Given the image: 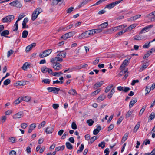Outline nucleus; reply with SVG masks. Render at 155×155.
<instances>
[{
    "label": "nucleus",
    "mask_w": 155,
    "mask_h": 155,
    "mask_svg": "<svg viewBox=\"0 0 155 155\" xmlns=\"http://www.w3.org/2000/svg\"><path fill=\"white\" fill-rule=\"evenodd\" d=\"M87 31L83 33L78 36V38L80 39L87 38L89 37Z\"/></svg>",
    "instance_id": "9b49d317"
},
{
    "label": "nucleus",
    "mask_w": 155,
    "mask_h": 155,
    "mask_svg": "<svg viewBox=\"0 0 155 155\" xmlns=\"http://www.w3.org/2000/svg\"><path fill=\"white\" fill-rule=\"evenodd\" d=\"M106 98V96L104 94H102L99 96L97 99V101L100 102L104 100Z\"/></svg>",
    "instance_id": "6ab92c4d"
},
{
    "label": "nucleus",
    "mask_w": 155,
    "mask_h": 155,
    "mask_svg": "<svg viewBox=\"0 0 155 155\" xmlns=\"http://www.w3.org/2000/svg\"><path fill=\"white\" fill-rule=\"evenodd\" d=\"M36 45V43H33L31 44L30 45L27 46L26 48V51L28 52L33 47L35 46Z\"/></svg>",
    "instance_id": "4468645a"
},
{
    "label": "nucleus",
    "mask_w": 155,
    "mask_h": 155,
    "mask_svg": "<svg viewBox=\"0 0 155 155\" xmlns=\"http://www.w3.org/2000/svg\"><path fill=\"white\" fill-rule=\"evenodd\" d=\"M23 113L22 112H19L13 116V118L15 119L20 118L23 117Z\"/></svg>",
    "instance_id": "9d476101"
},
{
    "label": "nucleus",
    "mask_w": 155,
    "mask_h": 155,
    "mask_svg": "<svg viewBox=\"0 0 155 155\" xmlns=\"http://www.w3.org/2000/svg\"><path fill=\"white\" fill-rule=\"evenodd\" d=\"M28 34V32L26 30L24 31L22 33V37L24 38H26Z\"/></svg>",
    "instance_id": "c85d7f7f"
},
{
    "label": "nucleus",
    "mask_w": 155,
    "mask_h": 155,
    "mask_svg": "<svg viewBox=\"0 0 155 155\" xmlns=\"http://www.w3.org/2000/svg\"><path fill=\"white\" fill-rule=\"evenodd\" d=\"M114 127V125L112 124H110L109 127H108V129L107 130V131H110L111 130H112Z\"/></svg>",
    "instance_id": "052dcab7"
},
{
    "label": "nucleus",
    "mask_w": 155,
    "mask_h": 155,
    "mask_svg": "<svg viewBox=\"0 0 155 155\" xmlns=\"http://www.w3.org/2000/svg\"><path fill=\"white\" fill-rule=\"evenodd\" d=\"M68 93L70 95H75L77 94L76 91L74 89H71L69 91Z\"/></svg>",
    "instance_id": "4be33fe9"
},
{
    "label": "nucleus",
    "mask_w": 155,
    "mask_h": 155,
    "mask_svg": "<svg viewBox=\"0 0 155 155\" xmlns=\"http://www.w3.org/2000/svg\"><path fill=\"white\" fill-rule=\"evenodd\" d=\"M128 60L127 59L125 60L123 62L122 64H121V65L120 67V70H121V71L120 72V74L121 75H122L121 73H125L127 71V69H124L125 67L127 65V63L128 62Z\"/></svg>",
    "instance_id": "7ed1b4c3"
},
{
    "label": "nucleus",
    "mask_w": 155,
    "mask_h": 155,
    "mask_svg": "<svg viewBox=\"0 0 155 155\" xmlns=\"http://www.w3.org/2000/svg\"><path fill=\"white\" fill-rule=\"evenodd\" d=\"M36 127V124L35 123H33L31 124L29 127L28 132L31 133L32 131Z\"/></svg>",
    "instance_id": "2eb2a0df"
},
{
    "label": "nucleus",
    "mask_w": 155,
    "mask_h": 155,
    "mask_svg": "<svg viewBox=\"0 0 155 155\" xmlns=\"http://www.w3.org/2000/svg\"><path fill=\"white\" fill-rule=\"evenodd\" d=\"M52 52L51 49H49L45 50L43 51L42 53L40 54L39 56L41 58H43L49 55Z\"/></svg>",
    "instance_id": "39448f33"
},
{
    "label": "nucleus",
    "mask_w": 155,
    "mask_h": 155,
    "mask_svg": "<svg viewBox=\"0 0 155 155\" xmlns=\"http://www.w3.org/2000/svg\"><path fill=\"white\" fill-rule=\"evenodd\" d=\"M68 135V132H65L63 135L61 137V139H64Z\"/></svg>",
    "instance_id": "69168bd1"
},
{
    "label": "nucleus",
    "mask_w": 155,
    "mask_h": 155,
    "mask_svg": "<svg viewBox=\"0 0 155 155\" xmlns=\"http://www.w3.org/2000/svg\"><path fill=\"white\" fill-rule=\"evenodd\" d=\"M114 92V88H113L107 95V97L109 99H110Z\"/></svg>",
    "instance_id": "5701e85b"
},
{
    "label": "nucleus",
    "mask_w": 155,
    "mask_h": 155,
    "mask_svg": "<svg viewBox=\"0 0 155 155\" xmlns=\"http://www.w3.org/2000/svg\"><path fill=\"white\" fill-rule=\"evenodd\" d=\"M42 12V9L40 8H37L33 12L31 16V20L34 21L37 18L38 15Z\"/></svg>",
    "instance_id": "f03ea898"
},
{
    "label": "nucleus",
    "mask_w": 155,
    "mask_h": 155,
    "mask_svg": "<svg viewBox=\"0 0 155 155\" xmlns=\"http://www.w3.org/2000/svg\"><path fill=\"white\" fill-rule=\"evenodd\" d=\"M152 14H153V15H151V16L149 17V18L152 21H155V12H152Z\"/></svg>",
    "instance_id": "4c0bfd02"
},
{
    "label": "nucleus",
    "mask_w": 155,
    "mask_h": 155,
    "mask_svg": "<svg viewBox=\"0 0 155 155\" xmlns=\"http://www.w3.org/2000/svg\"><path fill=\"white\" fill-rule=\"evenodd\" d=\"M14 52V51L12 50H10L9 51L8 53L7 54V56L8 57H9L11 55L13 54Z\"/></svg>",
    "instance_id": "4d7b16f0"
},
{
    "label": "nucleus",
    "mask_w": 155,
    "mask_h": 155,
    "mask_svg": "<svg viewBox=\"0 0 155 155\" xmlns=\"http://www.w3.org/2000/svg\"><path fill=\"white\" fill-rule=\"evenodd\" d=\"M130 89V88L127 87H124L123 91L127 92Z\"/></svg>",
    "instance_id": "338daca9"
},
{
    "label": "nucleus",
    "mask_w": 155,
    "mask_h": 155,
    "mask_svg": "<svg viewBox=\"0 0 155 155\" xmlns=\"http://www.w3.org/2000/svg\"><path fill=\"white\" fill-rule=\"evenodd\" d=\"M66 145L67 149L71 150L73 148V146L69 142H67L66 143Z\"/></svg>",
    "instance_id": "bb28decb"
},
{
    "label": "nucleus",
    "mask_w": 155,
    "mask_h": 155,
    "mask_svg": "<svg viewBox=\"0 0 155 155\" xmlns=\"http://www.w3.org/2000/svg\"><path fill=\"white\" fill-rule=\"evenodd\" d=\"M9 5L13 6H16L17 7H21V5L20 3L17 0L13 1L9 3Z\"/></svg>",
    "instance_id": "f8f14e48"
},
{
    "label": "nucleus",
    "mask_w": 155,
    "mask_h": 155,
    "mask_svg": "<svg viewBox=\"0 0 155 155\" xmlns=\"http://www.w3.org/2000/svg\"><path fill=\"white\" fill-rule=\"evenodd\" d=\"M141 15L139 14L132 17L130 18V19L131 20H134L139 18L141 17Z\"/></svg>",
    "instance_id": "393cba45"
},
{
    "label": "nucleus",
    "mask_w": 155,
    "mask_h": 155,
    "mask_svg": "<svg viewBox=\"0 0 155 155\" xmlns=\"http://www.w3.org/2000/svg\"><path fill=\"white\" fill-rule=\"evenodd\" d=\"M99 61V58H97L96 59L93 61V64L94 65H96L97 64Z\"/></svg>",
    "instance_id": "680f3d73"
},
{
    "label": "nucleus",
    "mask_w": 155,
    "mask_h": 155,
    "mask_svg": "<svg viewBox=\"0 0 155 155\" xmlns=\"http://www.w3.org/2000/svg\"><path fill=\"white\" fill-rule=\"evenodd\" d=\"M52 75L54 76H59L60 75H62L63 74V73H62L61 72H53L52 74Z\"/></svg>",
    "instance_id": "09e8293b"
},
{
    "label": "nucleus",
    "mask_w": 155,
    "mask_h": 155,
    "mask_svg": "<svg viewBox=\"0 0 155 155\" xmlns=\"http://www.w3.org/2000/svg\"><path fill=\"white\" fill-rule=\"evenodd\" d=\"M14 18V16L13 15H10L3 18L2 19V21L4 22H9L12 21Z\"/></svg>",
    "instance_id": "423d86ee"
},
{
    "label": "nucleus",
    "mask_w": 155,
    "mask_h": 155,
    "mask_svg": "<svg viewBox=\"0 0 155 155\" xmlns=\"http://www.w3.org/2000/svg\"><path fill=\"white\" fill-rule=\"evenodd\" d=\"M153 48H151L150 51L147 52V53L145 54L143 56V58L145 59L146 58H148L149 56L151 55L152 53L153 52Z\"/></svg>",
    "instance_id": "aec40b11"
},
{
    "label": "nucleus",
    "mask_w": 155,
    "mask_h": 155,
    "mask_svg": "<svg viewBox=\"0 0 155 155\" xmlns=\"http://www.w3.org/2000/svg\"><path fill=\"white\" fill-rule=\"evenodd\" d=\"M21 97H19L16 100H15L14 102L15 105H16L19 104L21 101Z\"/></svg>",
    "instance_id": "a878e982"
},
{
    "label": "nucleus",
    "mask_w": 155,
    "mask_h": 155,
    "mask_svg": "<svg viewBox=\"0 0 155 155\" xmlns=\"http://www.w3.org/2000/svg\"><path fill=\"white\" fill-rule=\"evenodd\" d=\"M46 68H48L46 66L44 67L41 68V71L43 73H45L48 72L47 69Z\"/></svg>",
    "instance_id": "bf43d9fd"
},
{
    "label": "nucleus",
    "mask_w": 155,
    "mask_h": 155,
    "mask_svg": "<svg viewBox=\"0 0 155 155\" xmlns=\"http://www.w3.org/2000/svg\"><path fill=\"white\" fill-rule=\"evenodd\" d=\"M134 40H140L142 39L141 37L140 36H135L134 37Z\"/></svg>",
    "instance_id": "0e129e2a"
},
{
    "label": "nucleus",
    "mask_w": 155,
    "mask_h": 155,
    "mask_svg": "<svg viewBox=\"0 0 155 155\" xmlns=\"http://www.w3.org/2000/svg\"><path fill=\"white\" fill-rule=\"evenodd\" d=\"M155 117V114L153 112H152L149 116V118L150 120L153 119Z\"/></svg>",
    "instance_id": "49530a36"
},
{
    "label": "nucleus",
    "mask_w": 155,
    "mask_h": 155,
    "mask_svg": "<svg viewBox=\"0 0 155 155\" xmlns=\"http://www.w3.org/2000/svg\"><path fill=\"white\" fill-rule=\"evenodd\" d=\"M93 29L94 32V34L100 33L102 31V29L100 28Z\"/></svg>",
    "instance_id": "8fccbe9b"
},
{
    "label": "nucleus",
    "mask_w": 155,
    "mask_h": 155,
    "mask_svg": "<svg viewBox=\"0 0 155 155\" xmlns=\"http://www.w3.org/2000/svg\"><path fill=\"white\" fill-rule=\"evenodd\" d=\"M9 34V31L8 30H6L3 31L1 34V36H4L6 38H9L7 35H8Z\"/></svg>",
    "instance_id": "f3484780"
},
{
    "label": "nucleus",
    "mask_w": 155,
    "mask_h": 155,
    "mask_svg": "<svg viewBox=\"0 0 155 155\" xmlns=\"http://www.w3.org/2000/svg\"><path fill=\"white\" fill-rule=\"evenodd\" d=\"M151 90L150 87L149 86H147L146 87L145 89V91H147V93L145 94L146 95L148 94L150 92Z\"/></svg>",
    "instance_id": "603ef678"
},
{
    "label": "nucleus",
    "mask_w": 155,
    "mask_h": 155,
    "mask_svg": "<svg viewBox=\"0 0 155 155\" xmlns=\"http://www.w3.org/2000/svg\"><path fill=\"white\" fill-rule=\"evenodd\" d=\"M29 65L27 63H25L23 65L22 68L24 70H26L29 67Z\"/></svg>",
    "instance_id": "c03bdc74"
},
{
    "label": "nucleus",
    "mask_w": 155,
    "mask_h": 155,
    "mask_svg": "<svg viewBox=\"0 0 155 155\" xmlns=\"http://www.w3.org/2000/svg\"><path fill=\"white\" fill-rule=\"evenodd\" d=\"M75 33L74 31L70 32L66 34L68 38L74 35Z\"/></svg>",
    "instance_id": "473e14b6"
},
{
    "label": "nucleus",
    "mask_w": 155,
    "mask_h": 155,
    "mask_svg": "<svg viewBox=\"0 0 155 155\" xmlns=\"http://www.w3.org/2000/svg\"><path fill=\"white\" fill-rule=\"evenodd\" d=\"M51 62L52 63V66L55 70L57 71L59 70L62 68L61 64L58 62L57 61H56L54 62Z\"/></svg>",
    "instance_id": "6e6552de"
},
{
    "label": "nucleus",
    "mask_w": 155,
    "mask_h": 155,
    "mask_svg": "<svg viewBox=\"0 0 155 155\" xmlns=\"http://www.w3.org/2000/svg\"><path fill=\"white\" fill-rule=\"evenodd\" d=\"M45 124L46 122L45 121H43L39 125L38 127V129H40L42 127H43Z\"/></svg>",
    "instance_id": "37998d69"
},
{
    "label": "nucleus",
    "mask_w": 155,
    "mask_h": 155,
    "mask_svg": "<svg viewBox=\"0 0 155 155\" xmlns=\"http://www.w3.org/2000/svg\"><path fill=\"white\" fill-rule=\"evenodd\" d=\"M94 123V121L91 119H89L87 121V123L88 124L89 126H92Z\"/></svg>",
    "instance_id": "c9c22d12"
},
{
    "label": "nucleus",
    "mask_w": 155,
    "mask_h": 155,
    "mask_svg": "<svg viewBox=\"0 0 155 155\" xmlns=\"http://www.w3.org/2000/svg\"><path fill=\"white\" fill-rule=\"evenodd\" d=\"M128 136V134L127 133L125 134L124 136H123L122 140L121 142L122 143H124L127 139V137Z\"/></svg>",
    "instance_id": "7c9ffc66"
},
{
    "label": "nucleus",
    "mask_w": 155,
    "mask_h": 155,
    "mask_svg": "<svg viewBox=\"0 0 155 155\" xmlns=\"http://www.w3.org/2000/svg\"><path fill=\"white\" fill-rule=\"evenodd\" d=\"M108 22H106L99 25V27L100 26L102 30L103 29L106 28L108 26Z\"/></svg>",
    "instance_id": "412c9836"
},
{
    "label": "nucleus",
    "mask_w": 155,
    "mask_h": 155,
    "mask_svg": "<svg viewBox=\"0 0 155 155\" xmlns=\"http://www.w3.org/2000/svg\"><path fill=\"white\" fill-rule=\"evenodd\" d=\"M147 65L146 64H143L141 67L140 68V71H143L144 69L147 68Z\"/></svg>",
    "instance_id": "13d9d810"
},
{
    "label": "nucleus",
    "mask_w": 155,
    "mask_h": 155,
    "mask_svg": "<svg viewBox=\"0 0 155 155\" xmlns=\"http://www.w3.org/2000/svg\"><path fill=\"white\" fill-rule=\"evenodd\" d=\"M140 126V122H138L136 125L135 126L134 129V131L136 132L139 129V127Z\"/></svg>",
    "instance_id": "a19ab883"
},
{
    "label": "nucleus",
    "mask_w": 155,
    "mask_h": 155,
    "mask_svg": "<svg viewBox=\"0 0 155 155\" xmlns=\"http://www.w3.org/2000/svg\"><path fill=\"white\" fill-rule=\"evenodd\" d=\"M136 25H137L136 24H132L127 28V29H128L130 31L135 28Z\"/></svg>",
    "instance_id": "2f4dec72"
},
{
    "label": "nucleus",
    "mask_w": 155,
    "mask_h": 155,
    "mask_svg": "<svg viewBox=\"0 0 155 155\" xmlns=\"http://www.w3.org/2000/svg\"><path fill=\"white\" fill-rule=\"evenodd\" d=\"M98 137L96 136H94L92 137L88 143L91 144L95 140L97 139Z\"/></svg>",
    "instance_id": "b1692460"
},
{
    "label": "nucleus",
    "mask_w": 155,
    "mask_h": 155,
    "mask_svg": "<svg viewBox=\"0 0 155 155\" xmlns=\"http://www.w3.org/2000/svg\"><path fill=\"white\" fill-rule=\"evenodd\" d=\"M11 82L10 80L9 79H7L6 80H5L4 82V84L5 85H7L9 84H10V83Z\"/></svg>",
    "instance_id": "3c124183"
},
{
    "label": "nucleus",
    "mask_w": 155,
    "mask_h": 155,
    "mask_svg": "<svg viewBox=\"0 0 155 155\" xmlns=\"http://www.w3.org/2000/svg\"><path fill=\"white\" fill-rule=\"evenodd\" d=\"M71 128L75 130L77 128V126L75 122H73L71 124Z\"/></svg>",
    "instance_id": "864d4df0"
},
{
    "label": "nucleus",
    "mask_w": 155,
    "mask_h": 155,
    "mask_svg": "<svg viewBox=\"0 0 155 155\" xmlns=\"http://www.w3.org/2000/svg\"><path fill=\"white\" fill-rule=\"evenodd\" d=\"M21 98L22 101L23 100L26 101H28L30 99V97L28 96L21 97Z\"/></svg>",
    "instance_id": "c756f323"
},
{
    "label": "nucleus",
    "mask_w": 155,
    "mask_h": 155,
    "mask_svg": "<svg viewBox=\"0 0 155 155\" xmlns=\"http://www.w3.org/2000/svg\"><path fill=\"white\" fill-rule=\"evenodd\" d=\"M89 36L92 35L94 34V29L91 30L89 31H87Z\"/></svg>",
    "instance_id": "6e6d98bb"
},
{
    "label": "nucleus",
    "mask_w": 155,
    "mask_h": 155,
    "mask_svg": "<svg viewBox=\"0 0 155 155\" xmlns=\"http://www.w3.org/2000/svg\"><path fill=\"white\" fill-rule=\"evenodd\" d=\"M113 85H111L108 86L106 88L105 92L106 93H107L109 92L110 89L113 87Z\"/></svg>",
    "instance_id": "79ce46f5"
},
{
    "label": "nucleus",
    "mask_w": 155,
    "mask_h": 155,
    "mask_svg": "<svg viewBox=\"0 0 155 155\" xmlns=\"http://www.w3.org/2000/svg\"><path fill=\"white\" fill-rule=\"evenodd\" d=\"M50 81L49 79H45L43 80L42 81V82L46 84H49Z\"/></svg>",
    "instance_id": "a18cd8bd"
},
{
    "label": "nucleus",
    "mask_w": 155,
    "mask_h": 155,
    "mask_svg": "<svg viewBox=\"0 0 155 155\" xmlns=\"http://www.w3.org/2000/svg\"><path fill=\"white\" fill-rule=\"evenodd\" d=\"M21 126L22 129H25L28 126V124L26 123H23L21 124Z\"/></svg>",
    "instance_id": "5fc2aeb1"
},
{
    "label": "nucleus",
    "mask_w": 155,
    "mask_h": 155,
    "mask_svg": "<svg viewBox=\"0 0 155 155\" xmlns=\"http://www.w3.org/2000/svg\"><path fill=\"white\" fill-rule=\"evenodd\" d=\"M139 82V81L137 79L136 80H133L132 81V82L131 83V85L132 86H134L135 85V84L136 83H138Z\"/></svg>",
    "instance_id": "774afa93"
},
{
    "label": "nucleus",
    "mask_w": 155,
    "mask_h": 155,
    "mask_svg": "<svg viewBox=\"0 0 155 155\" xmlns=\"http://www.w3.org/2000/svg\"><path fill=\"white\" fill-rule=\"evenodd\" d=\"M123 0H118L115 2H113L106 5L104 8H107L109 9H110L113 8L116 5L121 2Z\"/></svg>",
    "instance_id": "20e7f679"
},
{
    "label": "nucleus",
    "mask_w": 155,
    "mask_h": 155,
    "mask_svg": "<svg viewBox=\"0 0 155 155\" xmlns=\"http://www.w3.org/2000/svg\"><path fill=\"white\" fill-rule=\"evenodd\" d=\"M18 28V23L15 22L13 28V31H17Z\"/></svg>",
    "instance_id": "ea45409f"
},
{
    "label": "nucleus",
    "mask_w": 155,
    "mask_h": 155,
    "mask_svg": "<svg viewBox=\"0 0 155 155\" xmlns=\"http://www.w3.org/2000/svg\"><path fill=\"white\" fill-rule=\"evenodd\" d=\"M101 91V88H99L97 89V90L94 91V92H93V94H94L96 95L98 94Z\"/></svg>",
    "instance_id": "e2e57ef3"
},
{
    "label": "nucleus",
    "mask_w": 155,
    "mask_h": 155,
    "mask_svg": "<svg viewBox=\"0 0 155 155\" xmlns=\"http://www.w3.org/2000/svg\"><path fill=\"white\" fill-rule=\"evenodd\" d=\"M103 84V81H101L100 82H97L95 83L94 86V88L96 89L97 88L100 87Z\"/></svg>",
    "instance_id": "dca6fc26"
},
{
    "label": "nucleus",
    "mask_w": 155,
    "mask_h": 155,
    "mask_svg": "<svg viewBox=\"0 0 155 155\" xmlns=\"http://www.w3.org/2000/svg\"><path fill=\"white\" fill-rule=\"evenodd\" d=\"M133 113V111H130V110H129L127 113L125 115V118H129L130 115L132 114Z\"/></svg>",
    "instance_id": "e433bc0d"
},
{
    "label": "nucleus",
    "mask_w": 155,
    "mask_h": 155,
    "mask_svg": "<svg viewBox=\"0 0 155 155\" xmlns=\"http://www.w3.org/2000/svg\"><path fill=\"white\" fill-rule=\"evenodd\" d=\"M153 26V25H147L143 28L140 32L139 34H141L149 31Z\"/></svg>",
    "instance_id": "1a4fd4ad"
},
{
    "label": "nucleus",
    "mask_w": 155,
    "mask_h": 155,
    "mask_svg": "<svg viewBox=\"0 0 155 155\" xmlns=\"http://www.w3.org/2000/svg\"><path fill=\"white\" fill-rule=\"evenodd\" d=\"M98 146L99 147H101V148H103L105 147V143L104 141L101 142L100 143H99Z\"/></svg>",
    "instance_id": "de8ad7c7"
},
{
    "label": "nucleus",
    "mask_w": 155,
    "mask_h": 155,
    "mask_svg": "<svg viewBox=\"0 0 155 155\" xmlns=\"http://www.w3.org/2000/svg\"><path fill=\"white\" fill-rule=\"evenodd\" d=\"M49 92H52L54 94H58L60 90V88L55 87H49L47 88Z\"/></svg>",
    "instance_id": "0eeeda50"
},
{
    "label": "nucleus",
    "mask_w": 155,
    "mask_h": 155,
    "mask_svg": "<svg viewBox=\"0 0 155 155\" xmlns=\"http://www.w3.org/2000/svg\"><path fill=\"white\" fill-rule=\"evenodd\" d=\"M137 101V99L136 98H134V100H132L130 102L129 108L130 109Z\"/></svg>",
    "instance_id": "a211bd4d"
},
{
    "label": "nucleus",
    "mask_w": 155,
    "mask_h": 155,
    "mask_svg": "<svg viewBox=\"0 0 155 155\" xmlns=\"http://www.w3.org/2000/svg\"><path fill=\"white\" fill-rule=\"evenodd\" d=\"M16 84L17 86H21L25 85V83L24 81H21L17 82Z\"/></svg>",
    "instance_id": "cd10ccee"
},
{
    "label": "nucleus",
    "mask_w": 155,
    "mask_h": 155,
    "mask_svg": "<svg viewBox=\"0 0 155 155\" xmlns=\"http://www.w3.org/2000/svg\"><path fill=\"white\" fill-rule=\"evenodd\" d=\"M58 54L56 57L51 59V62L57 61L61 62L63 61V59L66 56V53L63 51H58L57 52Z\"/></svg>",
    "instance_id": "f257e3e1"
},
{
    "label": "nucleus",
    "mask_w": 155,
    "mask_h": 155,
    "mask_svg": "<svg viewBox=\"0 0 155 155\" xmlns=\"http://www.w3.org/2000/svg\"><path fill=\"white\" fill-rule=\"evenodd\" d=\"M113 33H114L113 29V28H112L106 30L104 33L107 34H111Z\"/></svg>",
    "instance_id": "72a5a7b5"
},
{
    "label": "nucleus",
    "mask_w": 155,
    "mask_h": 155,
    "mask_svg": "<svg viewBox=\"0 0 155 155\" xmlns=\"http://www.w3.org/2000/svg\"><path fill=\"white\" fill-rule=\"evenodd\" d=\"M147 107L146 105H145L143 106L142 109L140 110L139 113V115H142V114L143 113L144 110H145Z\"/></svg>",
    "instance_id": "58836bf2"
},
{
    "label": "nucleus",
    "mask_w": 155,
    "mask_h": 155,
    "mask_svg": "<svg viewBox=\"0 0 155 155\" xmlns=\"http://www.w3.org/2000/svg\"><path fill=\"white\" fill-rule=\"evenodd\" d=\"M54 128L53 125L51 127H48L46 129L45 132L47 134L52 133L54 131Z\"/></svg>",
    "instance_id": "ddd939ff"
},
{
    "label": "nucleus",
    "mask_w": 155,
    "mask_h": 155,
    "mask_svg": "<svg viewBox=\"0 0 155 155\" xmlns=\"http://www.w3.org/2000/svg\"><path fill=\"white\" fill-rule=\"evenodd\" d=\"M84 145L83 144H82L80 147H79V149L77 151V153H79L81 152L83 149H84Z\"/></svg>",
    "instance_id": "f704fd0d"
}]
</instances>
